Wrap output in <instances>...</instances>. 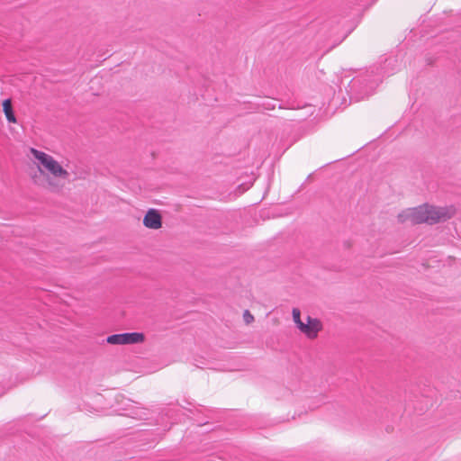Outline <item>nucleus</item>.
I'll return each mask as SVG.
<instances>
[{"instance_id": "nucleus-1", "label": "nucleus", "mask_w": 461, "mask_h": 461, "mask_svg": "<svg viewBox=\"0 0 461 461\" xmlns=\"http://www.w3.org/2000/svg\"><path fill=\"white\" fill-rule=\"evenodd\" d=\"M32 152L34 158L39 160L40 163L54 176H59L65 179L68 178L69 176L68 172L65 170L51 156L34 149H32Z\"/></svg>"}, {"instance_id": "nucleus-2", "label": "nucleus", "mask_w": 461, "mask_h": 461, "mask_svg": "<svg viewBox=\"0 0 461 461\" xmlns=\"http://www.w3.org/2000/svg\"><path fill=\"white\" fill-rule=\"evenodd\" d=\"M145 340V335L142 332H125L113 334L106 338L105 341L112 345H131L142 343Z\"/></svg>"}, {"instance_id": "nucleus-3", "label": "nucleus", "mask_w": 461, "mask_h": 461, "mask_svg": "<svg viewBox=\"0 0 461 461\" xmlns=\"http://www.w3.org/2000/svg\"><path fill=\"white\" fill-rule=\"evenodd\" d=\"M426 205V216H428V220L426 223L435 224L439 221H445L451 218L453 214L452 212L446 207H436L433 205H429L425 203Z\"/></svg>"}, {"instance_id": "nucleus-4", "label": "nucleus", "mask_w": 461, "mask_h": 461, "mask_svg": "<svg viewBox=\"0 0 461 461\" xmlns=\"http://www.w3.org/2000/svg\"><path fill=\"white\" fill-rule=\"evenodd\" d=\"M322 330L321 321L317 318L307 317V323L301 324V331L309 339H315L318 332Z\"/></svg>"}, {"instance_id": "nucleus-5", "label": "nucleus", "mask_w": 461, "mask_h": 461, "mask_svg": "<svg viewBox=\"0 0 461 461\" xmlns=\"http://www.w3.org/2000/svg\"><path fill=\"white\" fill-rule=\"evenodd\" d=\"M143 224L146 228L158 230L162 226V216L156 209H149L143 218Z\"/></svg>"}, {"instance_id": "nucleus-6", "label": "nucleus", "mask_w": 461, "mask_h": 461, "mask_svg": "<svg viewBox=\"0 0 461 461\" xmlns=\"http://www.w3.org/2000/svg\"><path fill=\"white\" fill-rule=\"evenodd\" d=\"M425 203L415 208L409 209L410 221L413 224L426 223L428 216H426Z\"/></svg>"}, {"instance_id": "nucleus-7", "label": "nucleus", "mask_w": 461, "mask_h": 461, "mask_svg": "<svg viewBox=\"0 0 461 461\" xmlns=\"http://www.w3.org/2000/svg\"><path fill=\"white\" fill-rule=\"evenodd\" d=\"M3 111L9 122H15L16 118L13 110L11 99H5L3 101Z\"/></svg>"}, {"instance_id": "nucleus-8", "label": "nucleus", "mask_w": 461, "mask_h": 461, "mask_svg": "<svg viewBox=\"0 0 461 461\" xmlns=\"http://www.w3.org/2000/svg\"><path fill=\"white\" fill-rule=\"evenodd\" d=\"M293 319L294 323L296 324L297 328L301 330V324H304L301 321V312L298 308H294L292 311Z\"/></svg>"}, {"instance_id": "nucleus-9", "label": "nucleus", "mask_w": 461, "mask_h": 461, "mask_svg": "<svg viewBox=\"0 0 461 461\" xmlns=\"http://www.w3.org/2000/svg\"><path fill=\"white\" fill-rule=\"evenodd\" d=\"M243 320L246 324H250L254 321V316L250 313L249 310H245L243 313Z\"/></svg>"}, {"instance_id": "nucleus-10", "label": "nucleus", "mask_w": 461, "mask_h": 461, "mask_svg": "<svg viewBox=\"0 0 461 461\" xmlns=\"http://www.w3.org/2000/svg\"><path fill=\"white\" fill-rule=\"evenodd\" d=\"M398 221L400 222L410 221L409 209L398 214Z\"/></svg>"}, {"instance_id": "nucleus-11", "label": "nucleus", "mask_w": 461, "mask_h": 461, "mask_svg": "<svg viewBox=\"0 0 461 461\" xmlns=\"http://www.w3.org/2000/svg\"><path fill=\"white\" fill-rule=\"evenodd\" d=\"M427 62H428V64H429V65H431V64H432V60H431L430 59H427Z\"/></svg>"}]
</instances>
